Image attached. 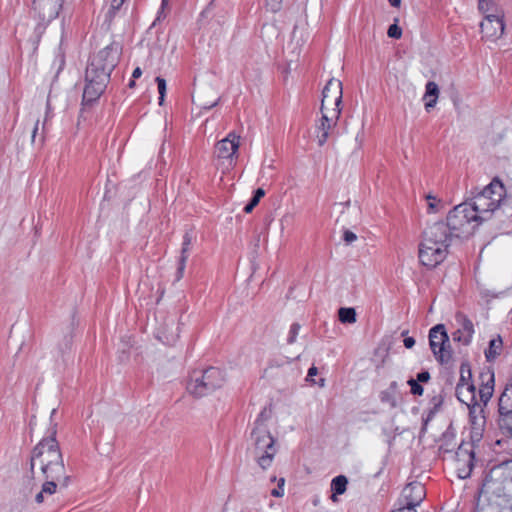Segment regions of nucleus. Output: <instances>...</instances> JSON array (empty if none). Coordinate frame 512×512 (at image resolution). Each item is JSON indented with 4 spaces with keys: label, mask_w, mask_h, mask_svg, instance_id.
<instances>
[{
    "label": "nucleus",
    "mask_w": 512,
    "mask_h": 512,
    "mask_svg": "<svg viewBox=\"0 0 512 512\" xmlns=\"http://www.w3.org/2000/svg\"><path fill=\"white\" fill-rule=\"evenodd\" d=\"M486 16L480 23L482 37L486 40L495 41L504 33V13L498 8H488Z\"/></svg>",
    "instance_id": "nucleus-9"
},
{
    "label": "nucleus",
    "mask_w": 512,
    "mask_h": 512,
    "mask_svg": "<svg viewBox=\"0 0 512 512\" xmlns=\"http://www.w3.org/2000/svg\"><path fill=\"white\" fill-rule=\"evenodd\" d=\"M338 317L342 323L353 324L356 322V311L351 307H342L338 310Z\"/></svg>",
    "instance_id": "nucleus-27"
},
{
    "label": "nucleus",
    "mask_w": 512,
    "mask_h": 512,
    "mask_svg": "<svg viewBox=\"0 0 512 512\" xmlns=\"http://www.w3.org/2000/svg\"><path fill=\"white\" fill-rule=\"evenodd\" d=\"M49 111H50V104H49V102H47V112H46V116L47 117L49 115Z\"/></svg>",
    "instance_id": "nucleus-51"
},
{
    "label": "nucleus",
    "mask_w": 512,
    "mask_h": 512,
    "mask_svg": "<svg viewBox=\"0 0 512 512\" xmlns=\"http://www.w3.org/2000/svg\"><path fill=\"white\" fill-rule=\"evenodd\" d=\"M482 384L479 389V396L484 404L491 399L494 391V372L487 371L481 374Z\"/></svg>",
    "instance_id": "nucleus-17"
},
{
    "label": "nucleus",
    "mask_w": 512,
    "mask_h": 512,
    "mask_svg": "<svg viewBox=\"0 0 512 512\" xmlns=\"http://www.w3.org/2000/svg\"><path fill=\"white\" fill-rule=\"evenodd\" d=\"M488 3L486 0H479V9L482 10L483 12H488Z\"/></svg>",
    "instance_id": "nucleus-44"
},
{
    "label": "nucleus",
    "mask_w": 512,
    "mask_h": 512,
    "mask_svg": "<svg viewBox=\"0 0 512 512\" xmlns=\"http://www.w3.org/2000/svg\"><path fill=\"white\" fill-rule=\"evenodd\" d=\"M321 119L317 125V143L319 146H323L329 136L331 135L333 129L337 126L340 115L335 110L330 111H321Z\"/></svg>",
    "instance_id": "nucleus-11"
},
{
    "label": "nucleus",
    "mask_w": 512,
    "mask_h": 512,
    "mask_svg": "<svg viewBox=\"0 0 512 512\" xmlns=\"http://www.w3.org/2000/svg\"><path fill=\"white\" fill-rule=\"evenodd\" d=\"M456 396L460 402L468 406L475 403V386L473 384H457Z\"/></svg>",
    "instance_id": "nucleus-18"
},
{
    "label": "nucleus",
    "mask_w": 512,
    "mask_h": 512,
    "mask_svg": "<svg viewBox=\"0 0 512 512\" xmlns=\"http://www.w3.org/2000/svg\"><path fill=\"white\" fill-rule=\"evenodd\" d=\"M504 193V185L500 180L494 179L469 203L481 223L489 220L499 208Z\"/></svg>",
    "instance_id": "nucleus-5"
},
{
    "label": "nucleus",
    "mask_w": 512,
    "mask_h": 512,
    "mask_svg": "<svg viewBox=\"0 0 512 512\" xmlns=\"http://www.w3.org/2000/svg\"><path fill=\"white\" fill-rule=\"evenodd\" d=\"M258 201L252 197L250 202L244 207L245 213H251L252 210L258 205Z\"/></svg>",
    "instance_id": "nucleus-40"
},
{
    "label": "nucleus",
    "mask_w": 512,
    "mask_h": 512,
    "mask_svg": "<svg viewBox=\"0 0 512 512\" xmlns=\"http://www.w3.org/2000/svg\"><path fill=\"white\" fill-rule=\"evenodd\" d=\"M156 82L158 86V93H159V105H163L165 95H166V81L164 78L156 77Z\"/></svg>",
    "instance_id": "nucleus-29"
},
{
    "label": "nucleus",
    "mask_w": 512,
    "mask_h": 512,
    "mask_svg": "<svg viewBox=\"0 0 512 512\" xmlns=\"http://www.w3.org/2000/svg\"><path fill=\"white\" fill-rule=\"evenodd\" d=\"M471 370L468 364H461L460 366V379L457 384H473L471 382Z\"/></svg>",
    "instance_id": "nucleus-28"
},
{
    "label": "nucleus",
    "mask_w": 512,
    "mask_h": 512,
    "mask_svg": "<svg viewBox=\"0 0 512 512\" xmlns=\"http://www.w3.org/2000/svg\"><path fill=\"white\" fill-rule=\"evenodd\" d=\"M281 7L282 0H266V8L273 13L278 12Z\"/></svg>",
    "instance_id": "nucleus-35"
},
{
    "label": "nucleus",
    "mask_w": 512,
    "mask_h": 512,
    "mask_svg": "<svg viewBox=\"0 0 512 512\" xmlns=\"http://www.w3.org/2000/svg\"><path fill=\"white\" fill-rule=\"evenodd\" d=\"M264 195H265V191H264V189H262V188H258V189L255 191V194H254L253 198H254V199H256V200L259 202V201H260V199H261L262 197H264Z\"/></svg>",
    "instance_id": "nucleus-43"
},
{
    "label": "nucleus",
    "mask_w": 512,
    "mask_h": 512,
    "mask_svg": "<svg viewBox=\"0 0 512 512\" xmlns=\"http://www.w3.org/2000/svg\"><path fill=\"white\" fill-rule=\"evenodd\" d=\"M430 348L441 364H447L452 358L449 337L443 324L434 326L429 332Z\"/></svg>",
    "instance_id": "nucleus-8"
},
{
    "label": "nucleus",
    "mask_w": 512,
    "mask_h": 512,
    "mask_svg": "<svg viewBox=\"0 0 512 512\" xmlns=\"http://www.w3.org/2000/svg\"><path fill=\"white\" fill-rule=\"evenodd\" d=\"M450 237L469 235L481 224L472 207L468 202L461 203L451 210L447 216V223Z\"/></svg>",
    "instance_id": "nucleus-6"
},
{
    "label": "nucleus",
    "mask_w": 512,
    "mask_h": 512,
    "mask_svg": "<svg viewBox=\"0 0 512 512\" xmlns=\"http://www.w3.org/2000/svg\"><path fill=\"white\" fill-rule=\"evenodd\" d=\"M403 343L406 348L410 349L415 345V339L413 337H406Z\"/></svg>",
    "instance_id": "nucleus-42"
},
{
    "label": "nucleus",
    "mask_w": 512,
    "mask_h": 512,
    "mask_svg": "<svg viewBox=\"0 0 512 512\" xmlns=\"http://www.w3.org/2000/svg\"><path fill=\"white\" fill-rule=\"evenodd\" d=\"M477 512H512V509L511 508H506V509H503V510H499L495 506H488L487 508H485V507L479 508V506H478L477 507Z\"/></svg>",
    "instance_id": "nucleus-37"
},
{
    "label": "nucleus",
    "mask_w": 512,
    "mask_h": 512,
    "mask_svg": "<svg viewBox=\"0 0 512 512\" xmlns=\"http://www.w3.org/2000/svg\"><path fill=\"white\" fill-rule=\"evenodd\" d=\"M348 480L345 476L339 475L335 477L331 482V490L333 495L331 496L332 501H337V495L343 494L346 491Z\"/></svg>",
    "instance_id": "nucleus-24"
},
{
    "label": "nucleus",
    "mask_w": 512,
    "mask_h": 512,
    "mask_svg": "<svg viewBox=\"0 0 512 512\" xmlns=\"http://www.w3.org/2000/svg\"><path fill=\"white\" fill-rule=\"evenodd\" d=\"M455 321L457 324V329L452 334L453 340L465 346L469 345L475 332L472 321L462 313L456 314Z\"/></svg>",
    "instance_id": "nucleus-14"
},
{
    "label": "nucleus",
    "mask_w": 512,
    "mask_h": 512,
    "mask_svg": "<svg viewBox=\"0 0 512 512\" xmlns=\"http://www.w3.org/2000/svg\"><path fill=\"white\" fill-rule=\"evenodd\" d=\"M387 35L390 38L399 39L402 36V29L397 24H392L388 28Z\"/></svg>",
    "instance_id": "nucleus-33"
},
{
    "label": "nucleus",
    "mask_w": 512,
    "mask_h": 512,
    "mask_svg": "<svg viewBox=\"0 0 512 512\" xmlns=\"http://www.w3.org/2000/svg\"><path fill=\"white\" fill-rule=\"evenodd\" d=\"M120 51L119 45L112 43L91 57L85 72L84 101L93 102L102 95L119 61Z\"/></svg>",
    "instance_id": "nucleus-1"
},
{
    "label": "nucleus",
    "mask_w": 512,
    "mask_h": 512,
    "mask_svg": "<svg viewBox=\"0 0 512 512\" xmlns=\"http://www.w3.org/2000/svg\"><path fill=\"white\" fill-rule=\"evenodd\" d=\"M342 95V82L331 78L322 91L321 111L335 110L340 115Z\"/></svg>",
    "instance_id": "nucleus-10"
},
{
    "label": "nucleus",
    "mask_w": 512,
    "mask_h": 512,
    "mask_svg": "<svg viewBox=\"0 0 512 512\" xmlns=\"http://www.w3.org/2000/svg\"><path fill=\"white\" fill-rule=\"evenodd\" d=\"M240 146V137L231 132L227 135L226 138L220 140L215 145V156L218 159H227L233 161L234 158H237V152Z\"/></svg>",
    "instance_id": "nucleus-12"
},
{
    "label": "nucleus",
    "mask_w": 512,
    "mask_h": 512,
    "mask_svg": "<svg viewBox=\"0 0 512 512\" xmlns=\"http://www.w3.org/2000/svg\"><path fill=\"white\" fill-rule=\"evenodd\" d=\"M47 481L42 485V489L35 495V501L38 504L43 503L44 495H52L56 492L57 485H61L57 479H46Z\"/></svg>",
    "instance_id": "nucleus-22"
},
{
    "label": "nucleus",
    "mask_w": 512,
    "mask_h": 512,
    "mask_svg": "<svg viewBox=\"0 0 512 512\" xmlns=\"http://www.w3.org/2000/svg\"><path fill=\"white\" fill-rule=\"evenodd\" d=\"M159 339L168 345L174 344L179 338L178 324L172 319L164 324L159 330Z\"/></svg>",
    "instance_id": "nucleus-16"
},
{
    "label": "nucleus",
    "mask_w": 512,
    "mask_h": 512,
    "mask_svg": "<svg viewBox=\"0 0 512 512\" xmlns=\"http://www.w3.org/2000/svg\"><path fill=\"white\" fill-rule=\"evenodd\" d=\"M389 3L393 7H399L401 4V0H389Z\"/></svg>",
    "instance_id": "nucleus-50"
},
{
    "label": "nucleus",
    "mask_w": 512,
    "mask_h": 512,
    "mask_svg": "<svg viewBox=\"0 0 512 512\" xmlns=\"http://www.w3.org/2000/svg\"><path fill=\"white\" fill-rule=\"evenodd\" d=\"M61 6V0H33L35 12L45 22L55 19L59 14Z\"/></svg>",
    "instance_id": "nucleus-15"
},
{
    "label": "nucleus",
    "mask_w": 512,
    "mask_h": 512,
    "mask_svg": "<svg viewBox=\"0 0 512 512\" xmlns=\"http://www.w3.org/2000/svg\"><path fill=\"white\" fill-rule=\"evenodd\" d=\"M463 452H464V450L460 447L459 451L457 452V455L460 457L463 454ZM465 453L468 454L469 459H471L473 457V453L472 452H468V451L465 450Z\"/></svg>",
    "instance_id": "nucleus-48"
},
{
    "label": "nucleus",
    "mask_w": 512,
    "mask_h": 512,
    "mask_svg": "<svg viewBox=\"0 0 512 512\" xmlns=\"http://www.w3.org/2000/svg\"><path fill=\"white\" fill-rule=\"evenodd\" d=\"M38 129H39V119H36L33 131H32V141L35 140Z\"/></svg>",
    "instance_id": "nucleus-45"
},
{
    "label": "nucleus",
    "mask_w": 512,
    "mask_h": 512,
    "mask_svg": "<svg viewBox=\"0 0 512 512\" xmlns=\"http://www.w3.org/2000/svg\"><path fill=\"white\" fill-rule=\"evenodd\" d=\"M299 330H300V325L298 323H294L291 325L290 330H289V336L287 339L289 344H292L296 341Z\"/></svg>",
    "instance_id": "nucleus-34"
},
{
    "label": "nucleus",
    "mask_w": 512,
    "mask_h": 512,
    "mask_svg": "<svg viewBox=\"0 0 512 512\" xmlns=\"http://www.w3.org/2000/svg\"><path fill=\"white\" fill-rule=\"evenodd\" d=\"M168 3V0H162V6H165Z\"/></svg>",
    "instance_id": "nucleus-53"
},
{
    "label": "nucleus",
    "mask_w": 512,
    "mask_h": 512,
    "mask_svg": "<svg viewBox=\"0 0 512 512\" xmlns=\"http://www.w3.org/2000/svg\"><path fill=\"white\" fill-rule=\"evenodd\" d=\"M217 103H218V100H215V101L211 102L210 104H203V108L210 109V108L214 107L215 105H217Z\"/></svg>",
    "instance_id": "nucleus-49"
},
{
    "label": "nucleus",
    "mask_w": 512,
    "mask_h": 512,
    "mask_svg": "<svg viewBox=\"0 0 512 512\" xmlns=\"http://www.w3.org/2000/svg\"><path fill=\"white\" fill-rule=\"evenodd\" d=\"M317 373H318L317 368L315 366H312L308 370L307 378L313 377V376L317 375Z\"/></svg>",
    "instance_id": "nucleus-46"
},
{
    "label": "nucleus",
    "mask_w": 512,
    "mask_h": 512,
    "mask_svg": "<svg viewBox=\"0 0 512 512\" xmlns=\"http://www.w3.org/2000/svg\"><path fill=\"white\" fill-rule=\"evenodd\" d=\"M284 484H285V479L280 478L278 480V487L271 491V495L274 497H282L284 495Z\"/></svg>",
    "instance_id": "nucleus-36"
},
{
    "label": "nucleus",
    "mask_w": 512,
    "mask_h": 512,
    "mask_svg": "<svg viewBox=\"0 0 512 512\" xmlns=\"http://www.w3.org/2000/svg\"><path fill=\"white\" fill-rule=\"evenodd\" d=\"M430 379V374L428 371H423V372H420L417 374V382H422V383H425V382H428Z\"/></svg>",
    "instance_id": "nucleus-39"
},
{
    "label": "nucleus",
    "mask_w": 512,
    "mask_h": 512,
    "mask_svg": "<svg viewBox=\"0 0 512 512\" xmlns=\"http://www.w3.org/2000/svg\"><path fill=\"white\" fill-rule=\"evenodd\" d=\"M425 496L426 490L424 485L420 482H412L402 490L400 504L415 510V507L421 504Z\"/></svg>",
    "instance_id": "nucleus-13"
},
{
    "label": "nucleus",
    "mask_w": 512,
    "mask_h": 512,
    "mask_svg": "<svg viewBox=\"0 0 512 512\" xmlns=\"http://www.w3.org/2000/svg\"><path fill=\"white\" fill-rule=\"evenodd\" d=\"M253 441V454L258 465L266 470L269 468L277 453L276 440L271 435L267 424L261 418L255 422L251 433Z\"/></svg>",
    "instance_id": "nucleus-4"
},
{
    "label": "nucleus",
    "mask_w": 512,
    "mask_h": 512,
    "mask_svg": "<svg viewBox=\"0 0 512 512\" xmlns=\"http://www.w3.org/2000/svg\"><path fill=\"white\" fill-rule=\"evenodd\" d=\"M134 85H135L134 80L130 81V83H129V87H130V88H132Z\"/></svg>",
    "instance_id": "nucleus-52"
},
{
    "label": "nucleus",
    "mask_w": 512,
    "mask_h": 512,
    "mask_svg": "<svg viewBox=\"0 0 512 512\" xmlns=\"http://www.w3.org/2000/svg\"><path fill=\"white\" fill-rule=\"evenodd\" d=\"M499 469L502 472V475L505 479L510 480L512 482V460L507 461L499 466Z\"/></svg>",
    "instance_id": "nucleus-31"
},
{
    "label": "nucleus",
    "mask_w": 512,
    "mask_h": 512,
    "mask_svg": "<svg viewBox=\"0 0 512 512\" xmlns=\"http://www.w3.org/2000/svg\"><path fill=\"white\" fill-rule=\"evenodd\" d=\"M225 375L219 368L210 367L202 372H194L187 384V391L195 397H203L223 386Z\"/></svg>",
    "instance_id": "nucleus-7"
},
{
    "label": "nucleus",
    "mask_w": 512,
    "mask_h": 512,
    "mask_svg": "<svg viewBox=\"0 0 512 512\" xmlns=\"http://www.w3.org/2000/svg\"><path fill=\"white\" fill-rule=\"evenodd\" d=\"M191 244H192V235H191V233L186 232L183 236L181 256L179 259L178 279H181L183 276Z\"/></svg>",
    "instance_id": "nucleus-19"
},
{
    "label": "nucleus",
    "mask_w": 512,
    "mask_h": 512,
    "mask_svg": "<svg viewBox=\"0 0 512 512\" xmlns=\"http://www.w3.org/2000/svg\"><path fill=\"white\" fill-rule=\"evenodd\" d=\"M407 384L410 386L411 388V393L413 395H417V396H421L424 392V389L423 387L419 384V382H417V380L411 378L407 381Z\"/></svg>",
    "instance_id": "nucleus-32"
},
{
    "label": "nucleus",
    "mask_w": 512,
    "mask_h": 512,
    "mask_svg": "<svg viewBox=\"0 0 512 512\" xmlns=\"http://www.w3.org/2000/svg\"><path fill=\"white\" fill-rule=\"evenodd\" d=\"M427 202V212L435 214L444 209V203L437 196L429 193L425 196Z\"/></svg>",
    "instance_id": "nucleus-26"
},
{
    "label": "nucleus",
    "mask_w": 512,
    "mask_h": 512,
    "mask_svg": "<svg viewBox=\"0 0 512 512\" xmlns=\"http://www.w3.org/2000/svg\"><path fill=\"white\" fill-rule=\"evenodd\" d=\"M498 407L499 410L512 409V376L509 378L504 391L500 395Z\"/></svg>",
    "instance_id": "nucleus-21"
},
{
    "label": "nucleus",
    "mask_w": 512,
    "mask_h": 512,
    "mask_svg": "<svg viewBox=\"0 0 512 512\" xmlns=\"http://www.w3.org/2000/svg\"><path fill=\"white\" fill-rule=\"evenodd\" d=\"M125 0H111L109 10L107 12V18L109 21L113 19L116 14V11L120 9Z\"/></svg>",
    "instance_id": "nucleus-30"
},
{
    "label": "nucleus",
    "mask_w": 512,
    "mask_h": 512,
    "mask_svg": "<svg viewBox=\"0 0 512 512\" xmlns=\"http://www.w3.org/2000/svg\"><path fill=\"white\" fill-rule=\"evenodd\" d=\"M450 241L448 228L443 222H436L428 226L423 231L419 244L418 257L420 263L427 268L438 266L448 254Z\"/></svg>",
    "instance_id": "nucleus-3"
},
{
    "label": "nucleus",
    "mask_w": 512,
    "mask_h": 512,
    "mask_svg": "<svg viewBox=\"0 0 512 512\" xmlns=\"http://www.w3.org/2000/svg\"><path fill=\"white\" fill-rule=\"evenodd\" d=\"M498 424L501 430L512 435V409L499 410Z\"/></svg>",
    "instance_id": "nucleus-25"
},
{
    "label": "nucleus",
    "mask_w": 512,
    "mask_h": 512,
    "mask_svg": "<svg viewBox=\"0 0 512 512\" xmlns=\"http://www.w3.org/2000/svg\"><path fill=\"white\" fill-rule=\"evenodd\" d=\"M55 431L48 438L41 440L31 455V471L37 468L45 479H57L62 487L68 484L63 457L55 438Z\"/></svg>",
    "instance_id": "nucleus-2"
},
{
    "label": "nucleus",
    "mask_w": 512,
    "mask_h": 512,
    "mask_svg": "<svg viewBox=\"0 0 512 512\" xmlns=\"http://www.w3.org/2000/svg\"><path fill=\"white\" fill-rule=\"evenodd\" d=\"M438 97H439L438 85L433 81L427 82L426 87H425V94L423 97V100L425 101L426 110H429V109L435 107Z\"/></svg>",
    "instance_id": "nucleus-20"
},
{
    "label": "nucleus",
    "mask_w": 512,
    "mask_h": 512,
    "mask_svg": "<svg viewBox=\"0 0 512 512\" xmlns=\"http://www.w3.org/2000/svg\"><path fill=\"white\" fill-rule=\"evenodd\" d=\"M357 239V236L355 233H353L352 231H349V230H346L344 232V241L347 243V244H350L352 242H354L355 240Z\"/></svg>",
    "instance_id": "nucleus-38"
},
{
    "label": "nucleus",
    "mask_w": 512,
    "mask_h": 512,
    "mask_svg": "<svg viewBox=\"0 0 512 512\" xmlns=\"http://www.w3.org/2000/svg\"><path fill=\"white\" fill-rule=\"evenodd\" d=\"M503 348V342L500 336L493 338L489 342L488 348L485 350V357L488 361L496 359L500 355Z\"/></svg>",
    "instance_id": "nucleus-23"
},
{
    "label": "nucleus",
    "mask_w": 512,
    "mask_h": 512,
    "mask_svg": "<svg viewBox=\"0 0 512 512\" xmlns=\"http://www.w3.org/2000/svg\"><path fill=\"white\" fill-rule=\"evenodd\" d=\"M141 75H142V70H141L139 67L135 68V69H134V71H133V73H132V77H133L134 79H137V78H139Z\"/></svg>",
    "instance_id": "nucleus-47"
},
{
    "label": "nucleus",
    "mask_w": 512,
    "mask_h": 512,
    "mask_svg": "<svg viewBox=\"0 0 512 512\" xmlns=\"http://www.w3.org/2000/svg\"><path fill=\"white\" fill-rule=\"evenodd\" d=\"M320 386H321V387H322V386H324V379H321V381H320Z\"/></svg>",
    "instance_id": "nucleus-54"
},
{
    "label": "nucleus",
    "mask_w": 512,
    "mask_h": 512,
    "mask_svg": "<svg viewBox=\"0 0 512 512\" xmlns=\"http://www.w3.org/2000/svg\"><path fill=\"white\" fill-rule=\"evenodd\" d=\"M35 486L36 485H35L34 481H32L31 479L27 480V484L25 486V493L27 496L32 493Z\"/></svg>",
    "instance_id": "nucleus-41"
}]
</instances>
